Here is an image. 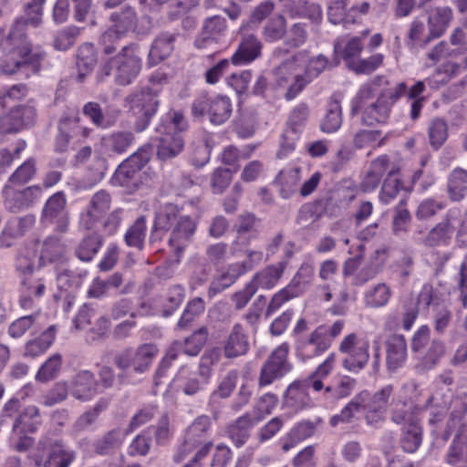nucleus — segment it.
<instances>
[{
    "label": "nucleus",
    "instance_id": "nucleus-50",
    "mask_svg": "<svg viewBox=\"0 0 467 467\" xmlns=\"http://www.w3.org/2000/svg\"><path fill=\"white\" fill-rule=\"evenodd\" d=\"M204 310L205 302L202 297L196 296L189 300L177 322V328L180 330L190 328L192 323L204 313Z\"/></svg>",
    "mask_w": 467,
    "mask_h": 467
},
{
    "label": "nucleus",
    "instance_id": "nucleus-14",
    "mask_svg": "<svg viewBox=\"0 0 467 467\" xmlns=\"http://www.w3.org/2000/svg\"><path fill=\"white\" fill-rule=\"evenodd\" d=\"M67 198L64 192L52 194L44 204L40 222L45 225H54L57 233H66L69 225V213L67 208Z\"/></svg>",
    "mask_w": 467,
    "mask_h": 467
},
{
    "label": "nucleus",
    "instance_id": "nucleus-64",
    "mask_svg": "<svg viewBox=\"0 0 467 467\" xmlns=\"http://www.w3.org/2000/svg\"><path fill=\"white\" fill-rule=\"evenodd\" d=\"M212 148L213 140L208 137L194 141L192 144L191 163L196 168L203 167L210 160Z\"/></svg>",
    "mask_w": 467,
    "mask_h": 467
},
{
    "label": "nucleus",
    "instance_id": "nucleus-51",
    "mask_svg": "<svg viewBox=\"0 0 467 467\" xmlns=\"http://www.w3.org/2000/svg\"><path fill=\"white\" fill-rule=\"evenodd\" d=\"M362 50L363 43L361 36L351 37L343 48H341L338 43L334 44V54L336 57L340 56L348 69L352 67V63H356V61L358 60Z\"/></svg>",
    "mask_w": 467,
    "mask_h": 467
},
{
    "label": "nucleus",
    "instance_id": "nucleus-54",
    "mask_svg": "<svg viewBox=\"0 0 467 467\" xmlns=\"http://www.w3.org/2000/svg\"><path fill=\"white\" fill-rule=\"evenodd\" d=\"M286 19L281 15H275L267 19L262 30L264 39L268 43H274L283 39L286 34Z\"/></svg>",
    "mask_w": 467,
    "mask_h": 467
},
{
    "label": "nucleus",
    "instance_id": "nucleus-1",
    "mask_svg": "<svg viewBox=\"0 0 467 467\" xmlns=\"http://www.w3.org/2000/svg\"><path fill=\"white\" fill-rule=\"evenodd\" d=\"M32 23L30 17L24 15L16 18L5 37L12 49V57L2 61L1 71L6 75L20 74L26 78L38 74L47 53L40 47H32L27 41V28Z\"/></svg>",
    "mask_w": 467,
    "mask_h": 467
},
{
    "label": "nucleus",
    "instance_id": "nucleus-13",
    "mask_svg": "<svg viewBox=\"0 0 467 467\" xmlns=\"http://www.w3.org/2000/svg\"><path fill=\"white\" fill-rule=\"evenodd\" d=\"M288 354L289 345L286 342L282 343L271 352L260 370L258 379L260 387L272 384L274 381L284 378L293 369V365L288 359Z\"/></svg>",
    "mask_w": 467,
    "mask_h": 467
},
{
    "label": "nucleus",
    "instance_id": "nucleus-22",
    "mask_svg": "<svg viewBox=\"0 0 467 467\" xmlns=\"http://www.w3.org/2000/svg\"><path fill=\"white\" fill-rule=\"evenodd\" d=\"M227 30L226 19L221 16H213L202 22L201 34L195 38L194 46L202 49L216 44Z\"/></svg>",
    "mask_w": 467,
    "mask_h": 467
},
{
    "label": "nucleus",
    "instance_id": "nucleus-2",
    "mask_svg": "<svg viewBox=\"0 0 467 467\" xmlns=\"http://www.w3.org/2000/svg\"><path fill=\"white\" fill-rule=\"evenodd\" d=\"M393 390L392 385H386L374 394L367 389L359 391L341 409L338 414L330 418V426L335 428L339 423L348 424L353 421L356 413L362 412L366 423L377 427L385 419Z\"/></svg>",
    "mask_w": 467,
    "mask_h": 467
},
{
    "label": "nucleus",
    "instance_id": "nucleus-49",
    "mask_svg": "<svg viewBox=\"0 0 467 467\" xmlns=\"http://www.w3.org/2000/svg\"><path fill=\"white\" fill-rule=\"evenodd\" d=\"M342 109L339 101H329L326 113L320 121L319 129L324 133H334L337 131L342 125Z\"/></svg>",
    "mask_w": 467,
    "mask_h": 467
},
{
    "label": "nucleus",
    "instance_id": "nucleus-63",
    "mask_svg": "<svg viewBox=\"0 0 467 467\" xmlns=\"http://www.w3.org/2000/svg\"><path fill=\"white\" fill-rule=\"evenodd\" d=\"M36 171V160L34 158L27 159L9 177L5 188V192H8V189L12 186L27 183L35 176Z\"/></svg>",
    "mask_w": 467,
    "mask_h": 467
},
{
    "label": "nucleus",
    "instance_id": "nucleus-59",
    "mask_svg": "<svg viewBox=\"0 0 467 467\" xmlns=\"http://www.w3.org/2000/svg\"><path fill=\"white\" fill-rule=\"evenodd\" d=\"M357 386V380L349 376H343L333 384L325 388L326 399L342 400L350 396Z\"/></svg>",
    "mask_w": 467,
    "mask_h": 467
},
{
    "label": "nucleus",
    "instance_id": "nucleus-30",
    "mask_svg": "<svg viewBox=\"0 0 467 467\" xmlns=\"http://www.w3.org/2000/svg\"><path fill=\"white\" fill-rule=\"evenodd\" d=\"M178 36V33L161 32L154 39L148 55L147 66L149 67L156 66L172 53Z\"/></svg>",
    "mask_w": 467,
    "mask_h": 467
},
{
    "label": "nucleus",
    "instance_id": "nucleus-5",
    "mask_svg": "<svg viewBox=\"0 0 467 467\" xmlns=\"http://www.w3.org/2000/svg\"><path fill=\"white\" fill-rule=\"evenodd\" d=\"M153 146L146 143L134 153L124 160L116 169L111 182L115 186L126 188L129 192H134L142 184V169L150 161Z\"/></svg>",
    "mask_w": 467,
    "mask_h": 467
},
{
    "label": "nucleus",
    "instance_id": "nucleus-36",
    "mask_svg": "<svg viewBox=\"0 0 467 467\" xmlns=\"http://www.w3.org/2000/svg\"><path fill=\"white\" fill-rule=\"evenodd\" d=\"M124 433L119 428L112 429L92 442L93 451L100 456L114 454L122 445Z\"/></svg>",
    "mask_w": 467,
    "mask_h": 467
},
{
    "label": "nucleus",
    "instance_id": "nucleus-32",
    "mask_svg": "<svg viewBox=\"0 0 467 467\" xmlns=\"http://www.w3.org/2000/svg\"><path fill=\"white\" fill-rule=\"evenodd\" d=\"M111 197L104 190L96 192L89 202V207L85 214H82L80 223L88 230L91 229L99 218L106 213L110 206Z\"/></svg>",
    "mask_w": 467,
    "mask_h": 467
},
{
    "label": "nucleus",
    "instance_id": "nucleus-33",
    "mask_svg": "<svg viewBox=\"0 0 467 467\" xmlns=\"http://www.w3.org/2000/svg\"><path fill=\"white\" fill-rule=\"evenodd\" d=\"M135 141L131 131L120 130L107 134L101 139V147L109 156L125 153Z\"/></svg>",
    "mask_w": 467,
    "mask_h": 467
},
{
    "label": "nucleus",
    "instance_id": "nucleus-8",
    "mask_svg": "<svg viewBox=\"0 0 467 467\" xmlns=\"http://www.w3.org/2000/svg\"><path fill=\"white\" fill-rule=\"evenodd\" d=\"M212 426L210 416L205 414L197 416L183 431L182 442L176 447L172 456L173 462L181 463L194 450L200 449L206 443H213L210 440Z\"/></svg>",
    "mask_w": 467,
    "mask_h": 467
},
{
    "label": "nucleus",
    "instance_id": "nucleus-35",
    "mask_svg": "<svg viewBox=\"0 0 467 467\" xmlns=\"http://www.w3.org/2000/svg\"><path fill=\"white\" fill-rule=\"evenodd\" d=\"M392 106L379 94L375 101L364 108L361 122L366 126L385 123L389 117Z\"/></svg>",
    "mask_w": 467,
    "mask_h": 467
},
{
    "label": "nucleus",
    "instance_id": "nucleus-15",
    "mask_svg": "<svg viewBox=\"0 0 467 467\" xmlns=\"http://www.w3.org/2000/svg\"><path fill=\"white\" fill-rule=\"evenodd\" d=\"M294 62L285 61L274 71L273 86L275 89L284 90L283 97L286 101L296 99L307 86L301 73L293 70Z\"/></svg>",
    "mask_w": 467,
    "mask_h": 467
},
{
    "label": "nucleus",
    "instance_id": "nucleus-53",
    "mask_svg": "<svg viewBox=\"0 0 467 467\" xmlns=\"http://www.w3.org/2000/svg\"><path fill=\"white\" fill-rule=\"evenodd\" d=\"M185 297V288L182 285L170 286L162 296L161 316L171 317L182 305Z\"/></svg>",
    "mask_w": 467,
    "mask_h": 467
},
{
    "label": "nucleus",
    "instance_id": "nucleus-18",
    "mask_svg": "<svg viewBox=\"0 0 467 467\" xmlns=\"http://www.w3.org/2000/svg\"><path fill=\"white\" fill-rule=\"evenodd\" d=\"M221 356L227 359H234L244 356L250 349L249 337L242 324L235 323L229 334L222 341Z\"/></svg>",
    "mask_w": 467,
    "mask_h": 467
},
{
    "label": "nucleus",
    "instance_id": "nucleus-26",
    "mask_svg": "<svg viewBox=\"0 0 467 467\" xmlns=\"http://www.w3.org/2000/svg\"><path fill=\"white\" fill-rule=\"evenodd\" d=\"M287 260H282L276 264H272L262 268L260 271L255 273L252 279L249 281L250 284L256 287V291L259 288L271 290L283 277V275L287 267Z\"/></svg>",
    "mask_w": 467,
    "mask_h": 467
},
{
    "label": "nucleus",
    "instance_id": "nucleus-24",
    "mask_svg": "<svg viewBox=\"0 0 467 467\" xmlns=\"http://www.w3.org/2000/svg\"><path fill=\"white\" fill-rule=\"evenodd\" d=\"M386 366L389 372H395L403 367L407 359L408 346L401 334L389 335L385 340Z\"/></svg>",
    "mask_w": 467,
    "mask_h": 467
},
{
    "label": "nucleus",
    "instance_id": "nucleus-25",
    "mask_svg": "<svg viewBox=\"0 0 467 467\" xmlns=\"http://www.w3.org/2000/svg\"><path fill=\"white\" fill-rule=\"evenodd\" d=\"M262 47L263 45L256 36L244 35L231 57V63L235 66L249 64L261 57Z\"/></svg>",
    "mask_w": 467,
    "mask_h": 467
},
{
    "label": "nucleus",
    "instance_id": "nucleus-58",
    "mask_svg": "<svg viewBox=\"0 0 467 467\" xmlns=\"http://www.w3.org/2000/svg\"><path fill=\"white\" fill-rule=\"evenodd\" d=\"M109 19L113 23L118 34L133 31L137 26L135 9L129 5L122 8L120 12L112 13Z\"/></svg>",
    "mask_w": 467,
    "mask_h": 467
},
{
    "label": "nucleus",
    "instance_id": "nucleus-46",
    "mask_svg": "<svg viewBox=\"0 0 467 467\" xmlns=\"http://www.w3.org/2000/svg\"><path fill=\"white\" fill-rule=\"evenodd\" d=\"M104 243L98 233H89L84 236L75 248V255L82 262H90L99 253Z\"/></svg>",
    "mask_w": 467,
    "mask_h": 467
},
{
    "label": "nucleus",
    "instance_id": "nucleus-62",
    "mask_svg": "<svg viewBox=\"0 0 467 467\" xmlns=\"http://www.w3.org/2000/svg\"><path fill=\"white\" fill-rule=\"evenodd\" d=\"M459 50L453 49L447 41L441 40L426 53V66H434L443 59L458 58L460 57Z\"/></svg>",
    "mask_w": 467,
    "mask_h": 467
},
{
    "label": "nucleus",
    "instance_id": "nucleus-21",
    "mask_svg": "<svg viewBox=\"0 0 467 467\" xmlns=\"http://www.w3.org/2000/svg\"><path fill=\"white\" fill-rule=\"evenodd\" d=\"M69 394L76 400L87 402L98 395V384L90 370L78 371L69 382Z\"/></svg>",
    "mask_w": 467,
    "mask_h": 467
},
{
    "label": "nucleus",
    "instance_id": "nucleus-44",
    "mask_svg": "<svg viewBox=\"0 0 467 467\" xmlns=\"http://www.w3.org/2000/svg\"><path fill=\"white\" fill-rule=\"evenodd\" d=\"M400 445L405 452H415L422 442V429L418 421H410L400 430Z\"/></svg>",
    "mask_w": 467,
    "mask_h": 467
},
{
    "label": "nucleus",
    "instance_id": "nucleus-7",
    "mask_svg": "<svg viewBox=\"0 0 467 467\" xmlns=\"http://www.w3.org/2000/svg\"><path fill=\"white\" fill-rule=\"evenodd\" d=\"M161 88H141L126 97L130 109L136 117L134 129L137 132L144 131L156 115L160 107Z\"/></svg>",
    "mask_w": 467,
    "mask_h": 467
},
{
    "label": "nucleus",
    "instance_id": "nucleus-27",
    "mask_svg": "<svg viewBox=\"0 0 467 467\" xmlns=\"http://www.w3.org/2000/svg\"><path fill=\"white\" fill-rule=\"evenodd\" d=\"M42 188L34 185L13 192H6L5 207L12 213H17L21 210L33 206L42 196Z\"/></svg>",
    "mask_w": 467,
    "mask_h": 467
},
{
    "label": "nucleus",
    "instance_id": "nucleus-40",
    "mask_svg": "<svg viewBox=\"0 0 467 467\" xmlns=\"http://www.w3.org/2000/svg\"><path fill=\"white\" fill-rule=\"evenodd\" d=\"M40 424L39 410L37 407L31 405L19 413L12 429L15 434L35 433Z\"/></svg>",
    "mask_w": 467,
    "mask_h": 467
},
{
    "label": "nucleus",
    "instance_id": "nucleus-28",
    "mask_svg": "<svg viewBox=\"0 0 467 467\" xmlns=\"http://www.w3.org/2000/svg\"><path fill=\"white\" fill-rule=\"evenodd\" d=\"M435 37L431 35V30L423 16H415L409 25L405 42L408 47L425 48Z\"/></svg>",
    "mask_w": 467,
    "mask_h": 467
},
{
    "label": "nucleus",
    "instance_id": "nucleus-60",
    "mask_svg": "<svg viewBox=\"0 0 467 467\" xmlns=\"http://www.w3.org/2000/svg\"><path fill=\"white\" fill-rule=\"evenodd\" d=\"M445 462L451 467H467V442L455 435L450 444Z\"/></svg>",
    "mask_w": 467,
    "mask_h": 467
},
{
    "label": "nucleus",
    "instance_id": "nucleus-38",
    "mask_svg": "<svg viewBox=\"0 0 467 467\" xmlns=\"http://www.w3.org/2000/svg\"><path fill=\"white\" fill-rule=\"evenodd\" d=\"M78 79L83 81L87 75L92 72L98 62V55L92 43H84L78 47L76 55Z\"/></svg>",
    "mask_w": 467,
    "mask_h": 467
},
{
    "label": "nucleus",
    "instance_id": "nucleus-61",
    "mask_svg": "<svg viewBox=\"0 0 467 467\" xmlns=\"http://www.w3.org/2000/svg\"><path fill=\"white\" fill-rule=\"evenodd\" d=\"M314 278V267L307 263L302 264L287 286L296 296L303 295Z\"/></svg>",
    "mask_w": 467,
    "mask_h": 467
},
{
    "label": "nucleus",
    "instance_id": "nucleus-12",
    "mask_svg": "<svg viewBox=\"0 0 467 467\" xmlns=\"http://www.w3.org/2000/svg\"><path fill=\"white\" fill-rule=\"evenodd\" d=\"M338 351L345 354L342 366L349 372L358 373L369 360V342L363 340L356 333H349L343 337Z\"/></svg>",
    "mask_w": 467,
    "mask_h": 467
},
{
    "label": "nucleus",
    "instance_id": "nucleus-37",
    "mask_svg": "<svg viewBox=\"0 0 467 467\" xmlns=\"http://www.w3.org/2000/svg\"><path fill=\"white\" fill-rule=\"evenodd\" d=\"M400 191L410 192V189L404 186L400 169L397 166H392L383 182L379 198L381 202L388 204L397 197Z\"/></svg>",
    "mask_w": 467,
    "mask_h": 467
},
{
    "label": "nucleus",
    "instance_id": "nucleus-11",
    "mask_svg": "<svg viewBox=\"0 0 467 467\" xmlns=\"http://www.w3.org/2000/svg\"><path fill=\"white\" fill-rule=\"evenodd\" d=\"M220 359L219 347L206 349L200 358L197 372L185 377L180 385V389L187 396H195L203 391L210 382L213 368L219 363Z\"/></svg>",
    "mask_w": 467,
    "mask_h": 467
},
{
    "label": "nucleus",
    "instance_id": "nucleus-19",
    "mask_svg": "<svg viewBox=\"0 0 467 467\" xmlns=\"http://www.w3.org/2000/svg\"><path fill=\"white\" fill-rule=\"evenodd\" d=\"M36 109L30 105H18L0 118V133L10 134L18 132L22 127L34 122Z\"/></svg>",
    "mask_w": 467,
    "mask_h": 467
},
{
    "label": "nucleus",
    "instance_id": "nucleus-4",
    "mask_svg": "<svg viewBox=\"0 0 467 467\" xmlns=\"http://www.w3.org/2000/svg\"><path fill=\"white\" fill-rule=\"evenodd\" d=\"M344 327L343 320H337L331 326L319 325L306 337H299L295 343L297 358L306 361L323 355L342 333Z\"/></svg>",
    "mask_w": 467,
    "mask_h": 467
},
{
    "label": "nucleus",
    "instance_id": "nucleus-34",
    "mask_svg": "<svg viewBox=\"0 0 467 467\" xmlns=\"http://www.w3.org/2000/svg\"><path fill=\"white\" fill-rule=\"evenodd\" d=\"M283 403L285 407L290 408L295 411L302 410L312 407L313 402L306 389V384L301 380L292 382L286 389Z\"/></svg>",
    "mask_w": 467,
    "mask_h": 467
},
{
    "label": "nucleus",
    "instance_id": "nucleus-10",
    "mask_svg": "<svg viewBox=\"0 0 467 467\" xmlns=\"http://www.w3.org/2000/svg\"><path fill=\"white\" fill-rule=\"evenodd\" d=\"M233 106L231 99L224 95L210 97L208 94L197 96L191 106V112L193 118L202 119L208 116L213 125H223L231 117Z\"/></svg>",
    "mask_w": 467,
    "mask_h": 467
},
{
    "label": "nucleus",
    "instance_id": "nucleus-39",
    "mask_svg": "<svg viewBox=\"0 0 467 467\" xmlns=\"http://www.w3.org/2000/svg\"><path fill=\"white\" fill-rule=\"evenodd\" d=\"M113 362L119 369V372L117 374L118 386L134 385L136 381L131 376L133 367V348H127L117 353L114 356Z\"/></svg>",
    "mask_w": 467,
    "mask_h": 467
},
{
    "label": "nucleus",
    "instance_id": "nucleus-17",
    "mask_svg": "<svg viewBox=\"0 0 467 467\" xmlns=\"http://www.w3.org/2000/svg\"><path fill=\"white\" fill-rule=\"evenodd\" d=\"M196 227V221L187 214L171 228L169 245L178 260L192 242Z\"/></svg>",
    "mask_w": 467,
    "mask_h": 467
},
{
    "label": "nucleus",
    "instance_id": "nucleus-29",
    "mask_svg": "<svg viewBox=\"0 0 467 467\" xmlns=\"http://www.w3.org/2000/svg\"><path fill=\"white\" fill-rule=\"evenodd\" d=\"M257 423L256 420L249 412H246L227 426V437L236 448H241L247 442L253 428Z\"/></svg>",
    "mask_w": 467,
    "mask_h": 467
},
{
    "label": "nucleus",
    "instance_id": "nucleus-31",
    "mask_svg": "<svg viewBox=\"0 0 467 467\" xmlns=\"http://www.w3.org/2000/svg\"><path fill=\"white\" fill-rule=\"evenodd\" d=\"M430 27L431 35L438 39L441 37L450 27L453 20V10L447 5H439L432 8L425 19Z\"/></svg>",
    "mask_w": 467,
    "mask_h": 467
},
{
    "label": "nucleus",
    "instance_id": "nucleus-16",
    "mask_svg": "<svg viewBox=\"0 0 467 467\" xmlns=\"http://www.w3.org/2000/svg\"><path fill=\"white\" fill-rule=\"evenodd\" d=\"M461 211L457 208L449 209L442 220L432 227L424 239L428 247L448 246L451 243L456 224H461Z\"/></svg>",
    "mask_w": 467,
    "mask_h": 467
},
{
    "label": "nucleus",
    "instance_id": "nucleus-42",
    "mask_svg": "<svg viewBox=\"0 0 467 467\" xmlns=\"http://www.w3.org/2000/svg\"><path fill=\"white\" fill-rule=\"evenodd\" d=\"M57 327L52 325L41 335L34 339L28 340L25 345L24 357L36 358L44 354L55 341Z\"/></svg>",
    "mask_w": 467,
    "mask_h": 467
},
{
    "label": "nucleus",
    "instance_id": "nucleus-47",
    "mask_svg": "<svg viewBox=\"0 0 467 467\" xmlns=\"http://www.w3.org/2000/svg\"><path fill=\"white\" fill-rule=\"evenodd\" d=\"M158 352V348L153 344H142L133 348L132 372L141 374L148 371Z\"/></svg>",
    "mask_w": 467,
    "mask_h": 467
},
{
    "label": "nucleus",
    "instance_id": "nucleus-41",
    "mask_svg": "<svg viewBox=\"0 0 467 467\" xmlns=\"http://www.w3.org/2000/svg\"><path fill=\"white\" fill-rule=\"evenodd\" d=\"M464 57L462 62L447 61L439 66L431 78L426 79L430 86L432 82L440 85H445L451 78L457 77L461 72L467 69V55H462Z\"/></svg>",
    "mask_w": 467,
    "mask_h": 467
},
{
    "label": "nucleus",
    "instance_id": "nucleus-9",
    "mask_svg": "<svg viewBox=\"0 0 467 467\" xmlns=\"http://www.w3.org/2000/svg\"><path fill=\"white\" fill-rule=\"evenodd\" d=\"M92 129L82 125L79 113L64 114L57 123V133L54 140V150L58 153L66 152L69 148L75 149L85 142Z\"/></svg>",
    "mask_w": 467,
    "mask_h": 467
},
{
    "label": "nucleus",
    "instance_id": "nucleus-6",
    "mask_svg": "<svg viewBox=\"0 0 467 467\" xmlns=\"http://www.w3.org/2000/svg\"><path fill=\"white\" fill-rule=\"evenodd\" d=\"M33 459L34 467H70L77 459V451L62 439L43 435Z\"/></svg>",
    "mask_w": 467,
    "mask_h": 467
},
{
    "label": "nucleus",
    "instance_id": "nucleus-45",
    "mask_svg": "<svg viewBox=\"0 0 467 467\" xmlns=\"http://www.w3.org/2000/svg\"><path fill=\"white\" fill-rule=\"evenodd\" d=\"M65 254V245L61 239L57 236H47L42 244L38 258V268L43 267L47 263L60 261Z\"/></svg>",
    "mask_w": 467,
    "mask_h": 467
},
{
    "label": "nucleus",
    "instance_id": "nucleus-43",
    "mask_svg": "<svg viewBox=\"0 0 467 467\" xmlns=\"http://www.w3.org/2000/svg\"><path fill=\"white\" fill-rule=\"evenodd\" d=\"M447 193L452 202L462 201L467 194V171L457 167L448 176Z\"/></svg>",
    "mask_w": 467,
    "mask_h": 467
},
{
    "label": "nucleus",
    "instance_id": "nucleus-52",
    "mask_svg": "<svg viewBox=\"0 0 467 467\" xmlns=\"http://www.w3.org/2000/svg\"><path fill=\"white\" fill-rule=\"evenodd\" d=\"M339 58L335 57L334 62L331 63L329 59L319 54L317 56L310 57L305 67L304 72L301 73L305 80L307 81V85L310 84L315 78L319 77L325 69L327 67H336L339 64Z\"/></svg>",
    "mask_w": 467,
    "mask_h": 467
},
{
    "label": "nucleus",
    "instance_id": "nucleus-20",
    "mask_svg": "<svg viewBox=\"0 0 467 467\" xmlns=\"http://www.w3.org/2000/svg\"><path fill=\"white\" fill-rule=\"evenodd\" d=\"M186 214L182 213V209L173 203L164 204L158 213H156L154 224L150 235L151 243L161 240L162 234L171 231V228L181 221V218Z\"/></svg>",
    "mask_w": 467,
    "mask_h": 467
},
{
    "label": "nucleus",
    "instance_id": "nucleus-23",
    "mask_svg": "<svg viewBox=\"0 0 467 467\" xmlns=\"http://www.w3.org/2000/svg\"><path fill=\"white\" fill-rule=\"evenodd\" d=\"M156 131L162 133L158 138L157 158L166 161L177 157L184 149V140L179 132H168L162 124L156 128Z\"/></svg>",
    "mask_w": 467,
    "mask_h": 467
},
{
    "label": "nucleus",
    "instance_id": "nucleus-55",
    "mask_svg": "<svg viewBox=\"0 0 467 467\" xmlns=\"http://www.w3.org/2000/svg\"><path fill=\"white\" fill-rule=\"evenodd\" d=\"M146 234V218L144 215H141L128 228L124 234V241L128 246L141 251L144 248Z\"/></svg>",
    "mask_w": 467,
    "mask_h": 467
},
{
    "label": "nucleus",
    "instance_id": "nucleus-56",
    "mask_svg": "<svg viewBox=\"0 0 467 467\" xmlns=\"http://www.w3.org/2000/svg\"><path fill=\"white\" fill-rule=\"evenodd\" d=\"M391 296V290L385 283L377 284L366 290L364 294L365 306L379 308L386 306Z\"/></svg>",
    "mask_w": 467,
    "mask_h": 467
},
{
    "label": "nucleus",
    "instance_id": "nucleus-3",
    "mask_svg": "<svg viewBox=\"0 0 467 467\" xmlns=\"http://www.w3.org/2000/svg\"><path fill=\"white\" fill-rule=\"evenodd\" d=\"M141 68L142 60L140 57L139 45L130 43L100 66L97 78L99 82H103L113 71L115 83L125 87L135 81Z\"/></svg>",
    "mask_w": 467,
    "mask_h": 467
},
{
    "label": "nucleus",
    "instance_id": "nucleus-48",
    "mask_svg": "<svg viewBox=\"0 0 467 467\" xmlns=\"http://www.w3.org/2000/svg\"><path fill=\"white\" fill-rule=\"evenodd\" d=\"M429 143L433 150H438L449 137L448 122L441 117L432 118L427 127Z\"/></svg>",
    "mask_w": 467,
    "mask_h": 467
},
{
    "label": "nucleus",
    "instance_id": "nucleus-57",
    "mask_svg": "<svg viewBox=\"0 0 467 467\" xmlns=\"http://www.w3.org/2000/svg\"><path fill=\"white\" fill-rule=\"evenodd\" d=\"M300 170L298 168L291 169L285 172H279L275 178V182L279 183V195L281 198L290 199L296 192L300 181Z\"/></svg>",
    "mask_w": 467,
    "mask_h": 467
}]
</instances>
